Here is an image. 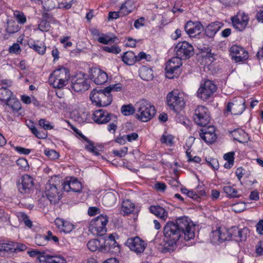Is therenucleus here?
I'll return each instance as SVG.
<instances>
[{
	"instance_id": "f257e3e1",
	"label": "nucleus",
	"mask_w": 263,
	"mask_h": 263,
	"mask_svg": "<svg viewBox=\"0 0 263 263\" xmlns=\"http://www.w3.org/2000/svg\"><path fill=\"white\" fill-rule=\"evenodd\" d=\"M195 225L186 216L168 221L164 227V235L170 245L173 246L195 237Z\"/></svg>"
},
{
	"instance_id": "f03ea898",
	"label": "nucleus",
	"mask_w": 263,
	"mask_h": 263,
	"mask_svg": "<svg viewBox=\"0 0 263 263\" xmlns=\"http://www.w3.org/2000/svg\"><path fill=\"white\" fill-rule=\"evenodd\" d=\"M176 57L172 58L165 66L166 77L173 79L177 77L181 72L180 67L182 65V60H186L194 54L193 46L187 42H180L175 47Z\"/></svg>"
},
{
	"instance_id": "7ed1b4c3",
	"label": "nucleus",
	"mask_w": 263,
	"mask_h": 263,
	"mask_svg": "<svg viewBox=\"0 0 263 263\" xmlns=\"http://www.w3.org/2000/svg\"><path fill=\"white\" fill-rule=\"evenodd\" d=\"M135 107L137 112V118L142 122L150 120L156 112L155 107L144 99L137 102L135 104Z\"/></svg>"
},
{
	"instance_id": "20e7f679",
	"label": "nucleus",
	"mask_w": 263,
	"mask_h": 263,
	"mask_svg": "<svg viewBox=\"0 0 263 263\" xmlns=\"http://www.w3.org/2000/svg\"><path fill=\"white\" fill-rule=\"evenodd\" d=\"M93 103L99 107H105L110 105L112 99L110 93L105 88L104 89H93L90 95Z\"/></svg>"
},
{
	"instance_id": "39448f33",
	"label": "nucleus",
	"mask_w": 263,
	"mask_h": 263,
	"mask_svg": "<svg viewBox=\"0 0 263 263\" xmlns=\"http://www.w3.org/2000/svg\"><path fill=\"white\" fill-rule=\"evenodd\" d=\"M166 101L170 108L176 112L181 110L185 104L184 95L178 90H174L169 92L166 97Z\"/></svg>"
},
{
	"instance_id": "423d86ee",
	"label": "nucleus",
	"mask_w": 263,
	"mask_h": 263,
	"mask_svg": "<svg viewBox=\"0 0 263 263\" xmlns=\"http://www.w3.org/2000/svg\"><path fill=\"white\" fill-rule=\"evenodd\" d=\"M108 222V218L106 215H100L91 221L89 231L94 235L102 236L107 231Z\"/></svg>"
},
{
	"instance_id": "0eeeda50",
	"label": "nucleus",
	"mask_w": 263,
	"mask_h": 263,
	"mask_svg": "<svg viewBox=\"0 0 263 263\" xmlns=\"http://www.w3.org/2000/svg\"><path fill=\"white\" fill-rule=\"evenodd\" d=\"M45 194L46 198L42 197L40 202H45L46 204L49 201L51 203L55 204L59 202L61 199L60 192H59L56 185L48 182L46 184Z\"/></svg>"
},
{
	"instance_id": "6e6552de",
	"label": "nucleus",
	"mask_w": 263,
	"mask_h": 263,
	"mask_svg": "<svg viewBox=\"0 0 263 263\" xmlns=\"http://www.w3.org/2000/svg\"><path fill=\"white\" fill-rule=\"evenodd\" d=\"M216 85L213 82L207 80L198 89L197 92V96L203 100H206L216 91Z\"/></svg>"
},
{
	"instance_id": "1a4fd4ad",
	"label": "nucleus",
	"mask_w": 263,
	"mask_h": 263,
	"mask_svg": "<svg viewBox=\"0 0 263 263\" xmlns=\"http://www.w3.org/2000/svg\"><path fill=\"white\" fill-rule=\"evenodd\" d=\"M211 120L210 112L207 108L199 106L195 110L194 120L195 123L201 126H206Z\"/></svg>"
},
{
	"instance_id": "9d476101",
	"label": "nucleus",
	"mask_w": 263,
	"mask_h": 263,
	"mask_svg": "<svg viewBox=\"0 0 263 263\" xmlns=\"http://www.w3.org/2000/svg\"><path fill=\"white\" fill-rule=\"evenodd\" d=\"M34 186V179L30 175H23L17 182V186L18 191L23 194H29L33 191Z\"/></svg>"
},
{
	"instance_id": "9b49d317",
	"label": "nucleus",
	"mask_w": 263,
	"mask_h": 263,
	"mask_svg": "<svg viewBox=\"0 0 263 263\" xmlns=\"http://www.w3.org/2000/svg\"><path fill=\"white\" fill-rule=\"evenodd\" d=\"M246 108L245 99L238 97L234 98L228 102L227 106V111H231L232 114L239 115L242 113Z\"/></svg>"
},
{
	"instance_id": "f8f14e48",
	"label": "nucleus",
	"mask_w": 263,
	"mask_h": 263,
	"mask_svg": "<svg viewBox=\"0 0 263 263\" xmlns=\"http://www.w3.org/2000/svg\"><path fill=\"white\" fill-rule=\"evenodd\" d=\"M125 245L131 251L138 254L141 253L144 251L147 246V243L139 237L136 236L127 239L125 242Z\"/></svg>"
},
{
	"instance_id": "ddd939ff",
	"label": "nucleus",
	"mask_w": 263,
	"mask_h": 263,
	"mask_svg": "<svg viewBox=\"0 0 263 263\" xmlns=\"http://www.w3.org/2000/svg\"><path fill=\"white\" fill-rule=\"evenodd\" d=\"M90 87V81L84 78V74L77 76L76 80L71 84V89L76 92L87 90Z\"/></svg>"
},
{
	"instance_id": "4468645a",
	"label": "nucleus",
	"mask_w": 263,
	"mask_h": 263,
	"mask_svg": "<svg viewBox=\"0 0 263 263\" xmlns=\"http://www.w3.org/2000/svg\"><path fill=\"white\" fill-rule=\"evenodd\" d=\"M116 116L113 114H108L102 109L96 110L92 116V120L98 124H105L111 120L116 121Z\"/></svg>"
},
{
	"instance_id": "2eb2a0df",
	"label": "nucleus",
	"mask_w": 263,
	"mask_h": 263,
	"mask_svg": "<svg viewBox=\"0 0 263 263\" xmlns=\"http://www.w3.org/2000/svg\"><path fill=\"white\" fill-rule=\"evenodd\" d=\"M232 23L234 27L241 31L243 30L248 24L249 17L243 12L238 13L236 16L232 17Z\"/></svg>"
},
{
	"instance_id": "dca6fc26",
	"label": "nucleus",
	"mask_w": 263,
	"mask_h": 263,
	"mask_svg": "<svg viewBox=\"0 0 263 263\" xmlns=\"http://www.w3.org/2000/svg\"><path fill=\"white\" fill-rule=\"evenodd\" d=\"M230 51L233 59L236 62L245 61L248 58V52L241 46L234 45L231 47Z\"/></svg>"
},
{
	"instance_id": "f3484780",
	"label": "nucleus",
	"mask_w": 263,
	"mask_h": 263,
	"mask_svg": "<svg viewBox=\"0 0 263 263\" xmlns=\"http://www.w3.org/2000/svg\"><path fill=\"white\" fill-rule=\"evenodd\" d=\"M215 132L214 126H209L200 129L199 136L206 143L212 144L215 142L217 138Z\"/></svg>"
},
{
	"instance_id": "a211bd4d",
	"label": "nucleus",
	"mask_w": 263,
	"mask_h": 263,
	"mask_svg": "<svg viewBox=\"0 0 263 263\" xmlns=\"http://www.w3.org/2000/svg\"><path fill=\"white\" fill-rule=\"evenodd\" d=\"M87 246L88 249L92 252L98 250L101 252H105L109 249L108 245L106 244L103 238L91 239L88 241Z\"/></svg>"
},
{
	"instance_id": "6ab92c4d",
	"label": "nucleus",
	"mask_w": 263,
	"mask_h": 263,
	"mask_svg": "<svg viewBox=\"0 0 263 263\" xmlns=\"http://www.w3.org/2000/svg\"><path fill=\"white\" fill-rule=\"evenodd\" d=\"M90 79L97 85L105 83L107 79V73L101 69L97 68L91 69Z\"/></svg>"
},
{
	"instance_id": "aec40b11",
	"label": "nucleus",
	"mask_w": 263,
	"mask_h": 263,
	"mask_svg": "<svg viewBox=\"0 0 263 263\" xmlns=\"http://www.w3.org/2000/svg\"><path fill=\"white\" fill-rule=\"evenodd\" d=\"M184 29L187 34L191 37H194L200 33L203 27L199 22H193L189 21L184 26Z\"/></svg>"
},
{
	"instance_id": "412c9836",
	"label": "nucleus",
	"mask_w": 263,
	"mask_h": 263,
	"mask_svg": "<svg viewBox=\"0 0 263 263\" xmlns=\"http://www.w3.org/2000/svg\"><path fill=\"white\" fill-rule=\"evenodd\" d=\"M62 186L63 190L66 192L80 193L82 190L81 183L74 178H71L69 181L64 182Z\"/></svg>"
},
{
	"instance_id": "4be33fe9",
	"label": "nucleus",
	"mask_w": 263,
	"mask_h": 263,
	"mask_svg": "<svg viewBox=\"0 0 263 263\" xmlns=\"http://www.w3.org/2000/svg\"><path fill=\"white\" fill-rule=\"evenodd\" d=\"M39 260L42 263H66L65 258L61 255H42Z\"/></svg>"
},
{
	"instance_id": "5701e85b",
	"label": "nucleus",
	"mask_w": 263,
	"mask_h": 263,
	"mask_svg": "<svg viewBox=\"0 0 263 263\" xmlns=\"http://www.w3.org/2000/svg\"><path fill=\"white\" fill-rule=\"evenodd\" d=\"M222 27L219 22H212L209 24L204 29V33L208 37H213Z\"/></svg>"
},
{
	"instance_id": "b1692460",
	"label": "nucleus",
	"mask_w": 263,
	"mask_h": 263,
	"mask_svg": "<svg viewBox=\"0 0 263 263\" xmlns=\"http://www.w3.org/2000/svg\"><path fill=\"white\" fill-rule=\"evenodd\" d=\"M69 75V69L62 67L53 71L50 76H51L52 78H57L68 81Z\"/></svg>"
},
{
	"instance_id": "393cba45",
	"label": "nucleus",
	"mask_w": 263,
	"mask_h": 263,
	"mask_svg": "<svg viewBox=\"0 0 263 263\" xmlns=\"http://www.w3.org/2000/svg\"><path fill=\"white\" fill-rule=\"evenodd\" d=\"M150 212L159 217L163 221L165 220L168 216L167 212L162 207L159 205H152L149 207Z\"/></svg>"
},
{
	"instance_id": "a878e982",
	"label": "nucleus",
	"mask_w": 263,
	"mask_h": 263,
	"mask_svg": "<svg viewBox=\"0 0 263 263\" xmlns=\"http://www.w3.org/2000/svg\"><path fill=\"white\" fill-rule=\"evenodd\" d=\"M134 210L135 204L129 199H126L123 201L121 208V214L123 215H128L133 213Z\"/></svg>"
},
{
	"instance_id": "bb28decb",
	"label": "nucleus",
	"mask_w": 263,
	"mask_h": 263,
	"mask_svg": "<svg viewBox=\"0 0 263 263\" xmlns=\"http://www.w3.org/2000/svg\"><path fill=\"white\" fill-rule=\"evenodd\" d=\"M116 196L112 192H108L105 194L102 198L103 204L107 207L112 206L116 202Z\"/></svg>"
},
{
	"instance_id": "cd10ccee",
	"label": "nucleus",
	"mask_w": 263,
	"mask_h": 263,
	"mask_svg": "<svg viewBox=\"0 0 263 263\" xmlns=\"http://www.w3.org/2000/svg\"><path fill=\"white\" fill-rule=\"evenodd\" d=\"M134 9L132 1L128 0L122 4L120 8V15L125 16L132 12Z\"/></svg>"
},
{
	"instance_id": "c85d7f7f",
	"label": "nucleus",
	"mask_w": 263,
	"mask_h": 263,
	"mask_svg": "<svg viewBox=\"0 0 263 263\" xmlns=\"http://www.w3.org/2000/svg\"><path fill=\"white\" fill-rule=\"evenodd\" d=\"M14 96L12 92L6 87L3 86L0 88V100L6 103Z\"/></svg>"
},
{
	"instance_id": "c756f323",
	"label": "nucleus",
	"mask_w": 263,
	"mask_h": 263,
	"mask_svg": "<svg viewBox=\"0 0 263 263\" xmlns=\"http://www.w3.org/2000/svg\"><path fill=\"white\" fill-rule=\"evenodd\" d=\"M123 62L127 65H133L136 62V55L131 51H128L122 57Z\"/></svg>"
},
{
	"instance_id": "7c9ffc66",
	"label": "nucleus",
	"mask_w": 263,
	"mask_h": 263,
	"mask_svg": "<svg viewBox=\"0 0 263 263\" xmlns=\"http://www.w3.org/2000/svg\"><path fill=\"white\" fill-rule=\"evenodd\" d=\"M5 104L9 106L14 113L18 112L22 108L21 102L14 96Z\"/></svg>"
},
{
	"instance_id": "2f4dec72",
	"label": "nucleus",
	"mask_w": 263,
	"mask_h": 263,
	"mask_svg": "<svg viewBox=\"0 0 263 263\" xmlns=\"http://www.w3.org/2000/svg\"><path fill=\"white\" fill-rule=\"evenodd\" d=\"M234 139L240 143H243L246 141L248 135L241 129H237L233 132Z\"/></svg>"
},
{
	"instance_id": "473e14b6",
	"label": "nucleus",
	"mask_w": 263,
	"mask_h": 263,
	"mask_svg": "<svg viewBox=\"0 0 263 263\" xmlns=\"http://www.w3.org/2000/svg\"><path fill=\"white\" fill-rule=\"evenodd\" d=\"M140 76L145 81H150L153 78V71L152 69L144 66L140 69Z\"/></svg>"
},
{
	"instance_id": "72a5a7b5",
	"label": "nucleus",
	"mask_w": 263,
	"mask_h": 263,
	"mask_svg": "<svg viewBox=\"0 0 263 263\" xmlns=\"http://www.w3.org/2000/svg\"><path fill=\"white\" fill-rule=\"evenodd\" d=\"M30 48L33 49L39 54L43 55L45 53L46 47L44 44L36 43L35 41H31L28 43Z\"/></svg>"
},
{
	"instance_id": "f704fd0d",
	"label": "nucleus",
	"mask_w": 263,
	"mask_h": 263,
	"mask_svg": "<svg viewBox=\"0 0 263 263\" xmlns=\"http://www.w3.org/2000/svg\"><path fill=\"white\" fill-rule=\"evenodd\" d=\"M49 81L54 88H57L59 89L62 88L64 86H66L68 82L67 81L58 79L57 78H52L51 76H50L49 77Z\"/></svg>"
},
{
	"instance_id": "c9c22d12",
	"label": "nucleus",
	"mask_w": 263,
	"mask_h": 263,
	"mask_svg": "<svg viewBox=\"0 0 263 263\" xmlns=\"http://www.w3.org/2000/svg\"><path fill=\"white\" fill-rule=\"evenodd\" d=\"M223 190L227 196L230 198H236L239 197L237 195V190L233 188L232 186H226L223 187Z\"/></svg>"
},
{
	"instance_id": "e433bc0d",
	"label": "nucleus",
	"mask_w": 263,
	"mask_h": 263,
	"mask_svg": "<svg viewBox=\"0 0 263 263\" xmlns=\"http://www.w3.org/2000/svg\"><path fill=\"white\" fill-rule=\"evenodd\" d=\"M135 110H136V108L135 109L130 104L124 105L121 107V112L124 116L132 115L135 112Z\"/></svg>"
},
{
	"instance_id": "4c0bfd02",
	"label": "nucleus",
	"mask_w": 263,
	"mask_h": 263,
	"mask_svg": "<svg viewBox=\"0 0 263 263\" xmlns=\"http://www.w3.org/2000/svg\"><path fill=\"white\" fill-rule=\"evenodd\" d=\"M249 233V230L247 228L239 229V233L237 235V241H245L247 239V235Z\"/></svg>"
},
{
	"instance_id": "58836bf2",
	"label": "nucleus",
	"mask_w": 263,
	"mask_h": 263,
	"mask_svg": "<svg viewBox=\"0 0 263 263\" xmlns=\"http://www.w3.org/2000/svg\"><path fill=\"white\" fill-rule=\"evenodd\" d=\"M219 232L220 233V238L221 243L224 241H229L231 240L229 230L219 228Z\"/></svg>"
},
{
	"instance_id": "ea45409f",
	"label": "nucleus",
	"mask_w": 263,
	"mask_h": 263,
	"mask_svg": "<svg viewBox=\"0 0 263 263\" xmlns=\"http://www.w3.org/2000/svg\"><path fill=\"white\" fill-rule=\"evenodd\" d=\"M5 247L3 250L4 252L14 253L15 252V242L11 241H6L4 242Z\"/></svg>"
},
{
	"instance_id": "a19ab883",
	"label": "nucleus",
	"mask_w": 263,
	"mask_h": 263,
	"mask_svg": "<svg viewBox=\"0 0 263 263\" xmlns=\"http://www.w3.org/2000/svg\"><path fill=\"white\" fill-rule=\"evenodd\" d=\"M220 233L219 232V229L211 232L210 235V239L213 243H221L220 238Z\"/></svg>"
},
{
	"instance_id": "79ce46f5",
	"label": "nucleus",
	"mask_w": 263,
	"mask_h": 263,
	"mask_svg": "<svg viewBox=\"0 0 263 263\" xmlns=\"http://www.w3.org/2000/svg\"><path fill=\"white\" fill-rule=\"evenodd\" d=\"M35 241L38 246H45L47 243V237L45 235H37L35 237Z\"/></svg>"
},
{
	"instance_id": "37998d69",
	"label": "nucleus",
	"mask_w": 263,
	"mask_h": 263,
	"mask_svg": "<svg viewBox=\"0 0 263 263\" xmlns=\"http://www.w3.org/2000/svg\"><path fill=\"white\" fill-rule=\"evenodd\" d=\"M116 40H118V38L115 37L114 38L110 37L107 35H103L98 38V41L104 44H108L109 42H115Z\"/></svg>"
},
{
	"instance_id": "c03bdc74",
	"label": "nucleus",
	"mask_w": 263,
	"mask_h": 263,
	"mask_svg": "<svg viewBox=\"0 0 263 263\" xmlns=\"http://www.w3.org/2000/svg\"><path fill=\"white\" fill-rule=\"evenodd\" d=\"M38 28L42 31H48L50 28V23L46 20H42L39 24Z\"/></svg>"
},
{
	"instance_id": "a18cd8bd",
	"label": "nucleus",
	"mask_w": 263,
	"mask_h": 263,
	"mask_svg": "<svg viewBox=\"0 0 263 263\" xmlns=\"http://www.w3.org/2000/svg\"><path fill=\"white\" fill-rule=\"evenodd\" d=\"M16 164L22 170L26 171L29 169V165L27 161L24 158H20L16 161Z\"/></svg>"
},
{
	"instance_id": "49530a36",
	"label": "nucleus",
	"mask_w": 263,
	"mask_h": 263,
	"mask_svg": "<svg viewBox=\"0 0 263 263\" xmlns=\"http://www.w3.org/2000/svg\"><path fill=\"white\" fill-rule=\"evenodd\" d=\"M14 14L19 23L23 24L26 22V17L22 12L16 11Z\"/></svg>"
},
{
	"instance_id": "de8ad7c7",
	"label": "nucleus",
	"mask_w": 263,
	"mask_h": 263,
	"mask_svg": "<svg viewBox=\"0 0 263 263\" xmlns=\"http://www.w3.org/2000/svg\"><path fill=\"white\" fill-rule=\"evenodd\" d=\"M73 228L74 227L72 223L69 221H65L64 222V224H63V227H62L60 231L65 233H69L72 231Z\"/></svg>"
},
{
	"instance_id": "09e8293b",
	"label": "nucleus",
	"mask_w": 263,
	"mask_h": 263,
	"mask_svg": "<svg viewBox=\"0 0 263 263\" xmlns=\"http://www.w3.org/2000/svg\"><path fill=\"white\" fill-rule=\"evenodd\" d=\"M103 50L106 52L115 54L119 53L121 51V49L116 45H113L111 47L105 46L103 47Z\"/></svg>"
},
{
	"instance_id": "8fccbe9b",
	"label": "nucleus",
	"mask_w": 263,
	"mask_h": 263,
	"mask_svg": "<svg viewBox=\"0 0 263 263\" xmlns=\"http://www.w3.org/2000/svg\"><path fill=\"white\" fill-rule=\"evenodd\" d=\"M229 230L231 240L234 239L237 241V235L239 234L238 233L239 229L238 227H232Z\"/></svg>"
},
{
	"instance_id": "3c124183",
	"label": "nucleus",
	"mask_w": 263,
	"mask_h": 263,
	"mask_svg": "<svg viewBox=\"0 0 263 263\" xmlns=\"http://www.w3.org/2000/svg\"><path fill=\"white\" fill-rule=\"evenodd\" d=\"M173 137L170 135H163L160 139L162 143L171 145L173 144Z\"/></svg>"
},
{
	"instance_id": "603ef678",
	"label": "nucleus",
	"mask_w": 263,
	"mask_h": 263,
	"mask_svg": "<svg viewBox=\"0 0 263 263\" xmlns=\"http://www.w3.org/2000/svg\"><path fill=\"white\" fill-rule=\"evenodd\" d=\"M39 124L40 126L45 130L51 129L53 126L50 124V122L44 119H41L39 120Z\"/></svg>"
},
{
	"instance_id": "864d4df0",
	"label": "nucleus",
	"mask_w": 263,
	"mask_h": 263,
	"mask_svg": "<svg viewBox=\"0 0 263 263\" xmlns=\"http://www.w3.org/2000/svg\"><path fill=\"white\" fill-rule=\"evenodd\" d=\"M206 161L213 169L217 170L219 168V163L217 159L209 158L208 159H206Z\"/></svg>"
},
{
	"instance_id": "5fc2aeb1",
	"label": "nucleus",
	"mask_w": 263,
	"mask_h": 263,
	"mask_svg": "<svg viewBox=\"0 0 263 263\" xmlns=\"http://www.w3.org/2000/svg\"><path fill=\"white\" fill-rule=\"evenodd\" d=\"M128 148L127 147H124L120 150H114L112 151L113 154L119 157H123L125 156L127 153Z\"/></svg>"
},
{
	"instance_id": "6e6d98bb",
	"label": "nucleus",
	"mask_w": 263,
	"mask_h": 263,
	"mask_svg": "<svg viewBox=\"0 0 263 263\" xmlns=\"http://www.w3.org/2000/svg\"><path fill=\"white\" fill-rule=\"evenodd\" d=\"M108 91L110 93L112 91H120L122 89V85L120 83H117L113 85H110L106 87Z\"/></svg>"
},
{
	"instance_id": "4d7b16f0",
	"label": "nucleus",
	"mask_w": 263,
	"mask_h": 263,
	"mask_svg": "<svg viewBox=\"0 0 263 263\" xmlns=\"http://www.w3.org/2000/svg\"><path fill=\"white\" fill-rule=\"evenodd\" d=\"M9 51L11 53L18 54L21 52V49L20 46L17 43H14L9 48Z\"/></svg>"
},
{
	"instance_id": "13d9d810",
	"label": "nucleus",
	"mask_w": 263,
	"mask_h": 263,
	"mask_svg": "<svg viewBox=\"0 0 263 263\" xmlns=\"http://www.w3.org/2000/svg\"><path fill=\"white\" fill-rule=\"evenodd\" d=\"M45 154L51 159H55L59 157V153L53 149L45 151Z\"/></svg>"
},
{
	"instance_id": "bf43d9fd",
	"label": "nucleus",
	"mask_w": 263,
	"mask_h": 263,
	"mask_svg": "<svg viewBox=\"0 0 263 263\" xmlns=\"http://www.w3.org/2000/svg\"><path fill=\"white\" fill-rule=\"evenodd\" d=\"M55 3H53L52 0H47L45 3V5L43 6L44 9L46 11H49L53 8L55 7Z\"/></svg>"
},
{
	"instance_id": "052dcab7",
	"label": "nucleus",
	"mask_w": 263,
	"mask_h": 263,
	"mask_svg": "<svg viewBox=\"0 0 263 263\" xmlns=\"http://www.w3.org/2000/svg\"><path fill=\"white\" fill-rule=\"evenodd\" d=\"M37 138L39 139H45L47 137V134L44 131H40L35 128V130L32 132Z\"/></svg>"
},
{
	"instance_id": "680f3d73",
	"label": "nucleus",
	"mask_w": 263,
	"mask_h": 263,
	"mask_svg": "<svg viewBox=\"0 0 263 263\" xmlns=\"http://www.w3.org/2000/svg\"><path fill=\"white\" fill-rule=\"evenodd\" d=\"M184 8V6L182 5H180V2H177L175 4L172 11L174 13H177L178 12H182L185 10Z\"/></svg>"
},
{
	"instance_id": "e2e57ef3",
	"label": "nucleus",
	"mask_w": 263,
	"mask_h": 263,
	"mask_svg": "<svg viewBox=\"0 0 263 263\" xmlns=\"http://www.w3.org/2000/svg\"><path fill=\"white\" fill-rule=\"evenodd\" d=\"M15 252L14 253H17L20 251H23L26 250L27 247L26 245L17 242H15Z\"/></svg>"
},
{
	"instance_id": "0e129e2a",
	"label": "nucleus",
	"mask_w": 263,
	"mask_h": 263,
	"mask_svg": "<svg viewBox=\"0 0 263 263\" xmlns=\"http://www.w3.org/2000/svg\"><path fill=\"white\" fill-rule=\"evenodd\" d=\"M195 192L197 196V200L202 197L205 196L206 195L204 188L202 187H200V189L198 187Z\"/></svg>"
},
{
	"instance_id": "69168bd1",
	"label": "nucleus",
	"mask_w": 263,
	"mask_h": 263,
	"mask_svg": "<svg viewBox=\"0 0 263 263\" xmlns=\"http://www.w3.org/2000/svg\"><path fill=\"white\" fill-rule=\"evenodd\" d=\"M166 185L163 182H157L155 184V188L156 190L161 192H164L166 189Z\"/></svg>"
},
{
	"instance_id": "338daca9",
	"label": "nucleus",
	"mask_w": 263,
	"mask_h": 263,
	"mask_svg": "<svg viewBox=\"0 0 263 263\" xmlns=\"http://www.w3.org/2000/svg\"><path fill=\"white\" fill-rule=\"evenodd\" d=\"M47 237V241L53 240L55 242H57L59 241V238L56 236H54L52 233L50 231L47 232V235H45Z\"/></svg>"
},
{
	"instance_id": "774afa93",
	"label": "nucleus",
	"mask_w": 263,
	"mask_h": 263,
	"mask_svg": "<svg viewBox=\"0 0 263 263\" xmlns=\"http://www.w3.org/2000/svg\"><path fill=\"white\" fill-rule=\"evenodd\" d=\"M257 232L260 235L263 234V219L260 220L256 226Z\"/></svg>"
}]
</instances>
